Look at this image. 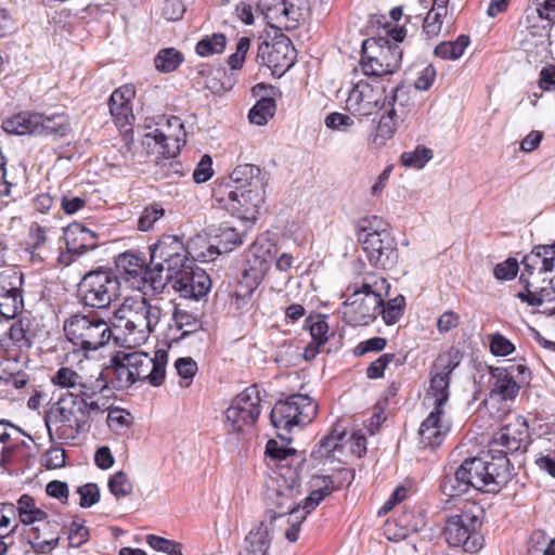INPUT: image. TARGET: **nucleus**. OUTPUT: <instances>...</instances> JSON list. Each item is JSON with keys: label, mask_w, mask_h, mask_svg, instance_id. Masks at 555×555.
I'll return each mask as SVG.
<instances>
[{"label": "nucleus", "mask_w": 555, "mask_h": 555, "mask_svg": "<svg viewBox=\"0 0 555 555\" xmlns=\"http://www.w3.org/2000/svg\"><path fill=\"white\" fill-rule=\"evenodd\" d=\"M434 157L431 149L425 145H417L412 151H405L400 156L402 166L413 169H423Z\"/></svg>", "instance_id": "42"}, {"label": "nucleus", "mask_w": 555, "mask_h": 555, "mask_svg": "<svg viewBox=\"0 0 555 555\" xmlns=\"http://www.w3.org/2000/svg\"><path fill=\"white\" fill-rule=\"evenodd\" d=\"M246 233L238 232L235 228L221 225L216 234V249L218 254L232 251L235 247L243 244Z\"/></svg>", "instance_id": "36"}, {"label": "nucleus", "mask_w": 555, "mask_h": 555, "mask_svg": "<svg viewBox=\"0 0 555 555\" xmlns=\"http://www.w3.org/2000/svg\"><path fill=\"white\" fill-rule=\"evenodd\" d=\"M490 375L493 378L490 396L498 397L502 401L514 400L519 392L520 384L516 383L503 367H490Z\"/></svg>", "instance_id": "28"}, {"label": "nucleus", "mask_w": 555, "mask_h": 555, "mask_svg": "<svg viewBox=\"0 0 555 555\" xmlns=\"http://www.w3.org/2000/svg\"><path fill=\"white\" fill-rule=\"evenodd\" d=\"M64 240L66 250L59 256V262L63 266H69L98 246V234L79 222H73L64 229Z\"/></svg>", "instance_id": "17"}, {"label": "nucleus", "mask_w": 555, "mask_h": 555, "mask_svg": "<svg viewBox=\"0 0 555 555\" xmlns=\"http://www.w3.org/2000/svg\"><path fill=\"white\" fill-rule=\"evenodd\" d=\"M107 487L116 499L128 496L133 491V483L124 470L116 472L112 475L108 479Z\"/></svg>", "instance_id": "51"}, {"label": "nucleus", "mask_w": 555, "mask_h": 555, "mask_svg": "<svg viewBox=\"0 0 555 555\" xmlns=\"http://www.w3.org/2000/svg\"><path fill=\"white\" fill-rule=\"evenodd\" d=\"M506 374L509 375L516 383L521 386H528L532 379V373L530 369L524 363L512 362L509 365L504 367Z\"/></svg>", "instance_id": "63"}, {"label": "nucleus", "mask_w": 555, "mask_h": 555, "mask_svg": "<svg viewBox=\"0 0 555 555\" xmlns=\"http://www.w3.org/2000/svg\"><path fill=\"white\" fill-rule=\"evenodd\" d=\"M82 376L70 367L62 366L52 376L51 382L61 388H79Z\"/></svg>", "instance_id": "53"}, {"label": "nucleus", "mask_w": 555, "mask_h": 555, "mask_svg": "<svg viewBox=\"0 0 555 555\" xmlns=\"http://www.w3.org/2000/svg\"><path fill=\"white\" fill-rule=\"evenodd\" d=\"M109 387L105 373L101 370L95 377H82L77 393L86 397L87 399H94L101 396H106L105 392L109 391Z\"/></svg>", "instance_id": "37"}, {"label": "nucleus", "mask_w": 555, "mask_h": 555, "mask_svg": "<svg viewBox=\"0 0 555 555\" xmlns=\"http://www.w3.org/2000/svg\"><path fill=\"white\" fill-rule=\"evenodd\" d=\"M120 282L113 270L88 272L78 284L77 294L85 306L104 309L119 296Z\"/></svg>", "instance_id": "11"}, {"label": "nucleus", "mask_w": 555, "mask_h": 555, "mask_svg": "<svg viewBox=\"0 0 555 555\" xmlns=\"http://www.w3.org/2000/svg\"><path fill=\"white\" fill-rule=\"evenodd\" d=\"M24 274L14 268L0 272V317L13 320L24 307Z\"/></svg>", "instance_id": "15"}, {"label": "nucleus", "mask_w": 555, "mask_h": 555, "mask_svg": "<svg viewBox=\"0 0 555 555\" xmlns=\"http://www.w3.org/2000/svg\"><path fill=\"white\" fill-rule=\"evenodd\" d=\"M165 215V209L163 206L158 203H152L149 206H146L139 220H138V228L141 231H149L153 229L156 221H158L160 218H163Z\"/></svg>", "instance_id": "55"}, {"label": "nucleus", "mask_w": 555, "mask_h": 555, "mask_svg": "<svg viewBox=\"0 0 555 555\" xmlns=\"http://www.w3.org/2000/svg\"><path fill=\"white\" fill-rule=\"evenodd\" d=\"M108 107L115 124L119 128L130 126L133 120L132 104H131V91L126 89L115 90L108 100Z\"/></svg>", "instance_id": "25"}, {"label": "nucleus", "mask_w": 555, "mask_h": 555, "mask_svg": "<svg viewBox=\"0 0 555 555\" xmlns=\"http://www.w3.org/2000/svg\"><path fill=\"white\" fill-rule=\"evenodd\" d=\"M469 43L468 36L460 35L454 41L440 42L436 46L434 54L442 60H457L464 54Z\"/></svg>", "instance_id": "39"}, {"label": "nucleus", "mask_w": 555, "mask_h": 555, "mask_svg": "<svg viewBox=\"0 0 555 555\" xmlns=\"http://www.w3.org/2000/svg\"><path fill=\"white\" fill-rule=\"evenodd\" d=\"M181 274H178L171 281L173 288L177 289L184 298L199 299L204 297L210 289L209 276L199 268L194 269V261L186 266Z\"/></svg>", "instance_id": "21"}, {"label": "nucleus", "mask_w": 555, "mask_h": 555, "mask_svg": "<svg viewBox=\"0 0 555 555\" xmlns=\"http://www.w3.org/2000/svg\"><path fill=\"white\" fill-rule=\"evenodd\" d=\"M272 245L264 240H256L245 253L241 278L233 292L237 308L247 305L273 262Z\"/></svg>", "instance_id": "7"}, {"label": "nucleus", "mask_w": 555, "mask_h": 555, "mask_svg": "<svg viewBox=\"0 0 555 555\" xmlns=\"http://www.w3.org/2000/svg\"><path fill=\"white\" fill-rule=\"evenodd\" d=\"M389 289L390 285L385 278L366 273L360 287H356L352 294H358L359 297L376 296L377 299H383L389 295Z\"/></svg>", "instance_id": "33"}, {"label": "nucleus", "mask_w": 555, "mask_h": 555, "mask_svg": "<svg viewBox=\"0 0 555 555\" xmlns=\"http://www.w3.org/2000/svg\"><path fill=\"white\" fill-rule=\"evenodd\" d=\"M384 86L359 80L350 89L346 99V109L352 115L371 116L383 102Z\"/></svg>", "instance_id": "18"}, {"label": "nucleus", "mask_w": 555, "mask_h": 555, "mask_svg": "<svg viewBox=\"0 0 555 555\" xmlns=\"http://www.w3.org/2000/svg\"><path fill=\"white\" fill-rule=\"evenodd\" d=\"M37 117L39 118L35 128V135L64 138L70 130L69 119L63 113L51 115L37 113Z\"/></svg>", "instance_id": "27"}, {"label": "nucleus", "mask_w": 555, "mask_h": 555, "mask_svg": "<svg viewBox=\"0 0 555 555\" xmlns=\"http://www.w3.org/2000/svg\"><path fill=\"white\" fill-rule=\"evenodd\" d=\"M30 322L28 319H18L12 323L9 330V337L21 350L30 349L33 340L29 335Z\"/></svg>", "instance_id": "47"}, {"label": "nucleus", "mask_w": 555, "mask_h": 555, "mask_svg": "<svg viewBox=\"0 0 555 555\" xmlns=\"http://www.w3.org/2000/svg\"><path fill=\"white\" fill-rule=\"evenodd\" d=\"M304 327L309 331L312 340L318 341V344L325 345L328 340V324L326 321V315H309L305 320Z\"/></svg>", "instance_id": "50"}, {"label": "nucleus", "mask_w": 555, "mask_h": 555, "mask_svg": "<svg viewBox=\"0 0 555 555\" xmlns=\"http://www.w3.org/2000/svg\"><path fill=\"white\" fill-rule=\"evenodd\" d=\"M463 354L459 349L451 348L443 354H439L431 369L451 377L452 372L461 364Z\"/></svg>", "instance_id": "49"}, {"label": "nucleus", "mask_w": 555, "mask_h": 555, "mask_svg": "<svg viewBox=\"0 0 555 555\" xmlns=\"http://www.w3.org/2000/svg\"><path fill=\"white\" fill-rule=\"evenodd\" d=\"M79 494V506L82 508H89L100 501L101 492L100 488L94 482H88L77 488Z\"/></svg>", "instance_id": "58"}, {"label": "nucleus", "mask_w": 555, "mask_h": 555, "mask_svg": "<svg viewBox=\"0 0 555 555\" xmlns=\"http://www.w3.org/2000/svg\"><path fill=\"white\" fill-rule=\"evenodd\" d=\"M450 380L451 377L431 369L427 396L434 399V408L443 410L450 398Z\"/></svg>", "instance_id": "32"}, {"label": "nucleus", "mask_w": 555, "mask_h": 555, "mask_svg": "<svg viewBox=\"0 0 555 555\" xmlns=\"http://www.w3.org/2000/svg\"><path fill=\"white\" fill-rule=\"evenodd\" d=\"M260 393L256 385L245 388L231 402L225 410V422L232 431L241 433L245 426H253L258 420L260 409Z\"/></svg>", "instance_id": "13"}, {"label": "nucleus", "mask_w": 555, "mask_h": 555, "mask_svg": "<svg viewBox=\"0 0 555 555\" xmlns=\"http://www.w3.org/2000/svg\"><path fill=\"white\" fill-rule=\"evenodd\" d=\"M291 493L292 489H287L286 492H282L280 490L275 491L276 500L273 502L274 506H271L270 508V524L276 519L286 517L287 527H291L292 512L296 508V504L289 496Z\"/></svg>", "instance_id": "38"}, {"label": "nucleus", "mask_w": 555, "mask_h": 555, "mask_svg": "<svg viewBox=\"0 0 555 555\" xmlns=\"http://www.w3.org/2000/svg\"><path fill=\"white\" fill-rule=\"evenodd\" d=\"M357 235L372 266L389 269L397 263V242L390 232L389 223L383 218L371 216L360 219Z\"/></svg>", "instance_id": "4"}, {"label": "nucleus", "mask_w": 555, "mask_h": 555, "mask_svg": "<svg viewBox=\"0 0 555 555\" xmlns=\"http://www.w3.org/2000/svg\"><path fill=\"white\" fill-rule=\"evenodd\" d=\"M444 410L434 408L422 422L418 435L425 447H439L450 431V425L442 421Z\"/></svg>", "instance_id": "23"}, {"label": "nucleus", "mask_w": 555, "mask_h": 555, "mask_svg": "<svg viewBox=\"0 0 555 555\" xmlns=\"http://www.w3.org/2000/svg\"><path fill=\"white\" fill-rule=\"evenodd\" d=\"M191 261L188 249L178 236L163 235L150 246V263L152 275L155 276L151 281L153 288L163 293L166 285L181 274Z\"/></svg>", "instance_id": "5"}, {"label": "nucleus", "mask_w": 555, "mask_h": 555, "mask_svg": "<svg viewBox=\"0 0 555 555\" xmlns=\"http://www.w3.org/2000/svg\"><path fill=\"white\" fill-rule=\"evenodd\" d=\"M63 328L68 341L85 352L100 349L113 336L108 323L95 312L72 314L64 321Z\"/></svg>", "instance_id": "9"}, {"label": "nucleus", "mask_w": 555, "mask_h": 555, "mask_svg": "<svg viewBox=\"0 0 555 555\" xmlns=\"http://www.w3.org/2000/svg\"><path fill=\"white\" fill-rule=\"evenodd\" d=\"M269 175L254 164L236 166L228 181L212 190L221 208L241 219H256L266 198Z\"/></svg>", "instance_id": "2"}, {"label": "nucleus", "mask_w": 555, "mask_h": 555, "mask_svg": "<svg viewBox=\"0 0 555 555\" xmlns=\"http://www.w3.org/2000/svg\"><path fill=\"white\" fill-rule=\"evenodd\" d=\"M483 509L469 506L446 519L443 535L451 547H461L468 553H477L482 548L483 537L480 532Z\"/></svg>", "instance_id": "8"}, {"label": "nucleus", "mask_w": 555, "mask_h": 555, "mask_svg": "<svg viewBox=\"0 0 555 555\" xmlns=\"http://www.w3.org/2000/svg\"><path fill=\"white\" fill-rule=\"evenodd\" d=\"M107 411V425L109 426L111 429L119 431L121 429L129 427V412L120 408H112L111 405Z\"/></svg>", "instance_id": "60"}, {"label": "nucleus", "mask_w": 555, "mask_h": 555, "mask_svg": "<svg viewBox=\"0 0 555 555\" xmlns=\"http://www.w3.org/2000/svg\"><path fill=\"white\" fill-rule=\"evenodd\" d=\"M317 412L318 404L311 397L294 393L274 404L270 421L274 428L289 433L294 426H305L311 423Z\"/></svg>", "instance_id": "12"}, {"label": "nucleus", "mask_w": 555, "mask_h": 555, "mask_svg": "<svg viewBox=\"0 0 555 555\" xmlns=\"http://www.w3.org/2000/svg\"><path fill=\"white\" fill-rule=\"evenodd\" d=\"M402 50L388 37H370L361 46L360 67L367 77L391 75L401 66Z\"/></svg>", "instance_id": "10"}, {"label": "nucleus", "mask_w": 555, "mask_h": 555, "mask_svg": "<svg viewBox=\"0 0 555 555\" xmlns=\"http://www.w3.org/2000/svg\"><path fill=\"white\" fill-rule=\"evenodd\" d=\"M295 60L296 50L291 39L283 34L275 36L271 57L268 60V67L272 69V73L282 76L295 64Z\"/></svg>", "instance_id": "24"}, {"label": "nucleus", "mask_w": 555, "mask_h": 555, "mask_svg": "<svg viewBox=\"0 0 555 555\" xmlns=\"http://www.w3.org/2000/svg\"><path fill=\"white\" fill-rule=\"evenodd\" d=\"M173 321L177 327L182 331L180 338H185L202 328V321L198 314L184 309L175 308Z\"/></svg>", "instance_id": "44"}, {"label": "nucleus", "mask_w": 555, "mask_h": 555, "mask_svg": "<svg viewBox=\"0 0 555 555\" xmlns=\"http://www.w3.org/2000/svg\"><path fill=\"white\" fill-rule=\"evenodd\" d=\"M276 111V102L273 95H262L249 109L248 119L257 126H264Z\"/></svg>", "instance_id": "35"}, {"label": "nucleus", "mask_w": 555, "mask_h": 555, "mask_svg": "<svg viewBox=\"0 0 555 555\" xmlns=\"http://www.w3.org/2000/svg\"><path fill=\"white\" fill-rule=\"evenodd\" d=\"M205 87L214 94H221L231 89V80L223 68L209 69L205 80Z\"/></svg>", "instance_id": "52"}, {"label": "nucleus", "mask_w": 555, "mask_h": 555, "mask_svg": "<svg viewBox=\"0 0 555 555\" xmlns=\"http://www.w3.org/2000/svg\"><path fill=\"white\" fill-rule=\"evenodd\" d=\"M115 266L119 274L133 289L141 292L144 296L160 294L153 288L151 283L152 275L151 263L146 264L145 259L132 251H125L115 258Z\"/></svg>", "instance_id": "14"}, {"label": "nucleus", "mask_w": 555, "mask_h": 555, "mask_svg": "<svg viewBox=\"0 0 555 555\" xmlns=\"http://www.w3.org/2000/svg\"><path fill=\"white\" fill-rule=\"evenodd\" d=\"M168 129L172 127L179 131V133L169 132L166 133L163 129L156 128L153 131L145 134L144 143L151 146L152 141L155 146H158V153L164 155V158L177 157L180 153L181 145L185 143L184 140V126L178 117H171L167 120Z\"/></svg>", "instance_id": "20"}, {"label": "nucleus", "mask_w": 555, "mask_h": 555, "mask_svg": "<svg viewBox=\"0 0 555 555\" xmlns=\"http://www.w3.org/2000/svg\"><path fill=\"white\" fill-rule=\"evenodd\" d=\"M345 436L346 431H337L334 429L328 435L324 436L319 441V443L314 446L311 455L317 460H321L331 455L341 447L340 441L345 438Z\"/></svg>", "instance_id": "43"}, {"label": "nucleus", "mask_w": 555, "mask_h": 555, "mask_svg": "<svg viewBox=\"0 0 555 555\" xmlns=\"http://www.w3.org/2000/svg\"><path fill=\"white\" fill-rule=\"evenodd\" d=\"M15 509L17 511L20 521L26 526L37 521H43L48 518V514L37 507L35 499L27 493L18 498Z\"/></svg>", "instance_id": "34"}, {"label": "nucleus", "mask_w": 555, "mask_h": 555, "mask_svg": "<svg viewBox=\"0 0 555 555\" xmlns=\"http://www.w3.org/2000/svg\"><path fill=\"white\" fill-rule=\"evenodd\" d=\"M89 539V529L83 522L74 519L70 524L68 541L73 547H79Z\"/></svg>", "instance_id": "64"}, {"label": "nucleus", "mask_w": 555, "mask_h": 555, "mask_svg": "<svg viewBox=\"0 0 555 555\" xmlns=\"http://www.w3.org/2000/svg\"><path fill=\"white\" fill-rule=\"evenodd\" d=\"M518 270V261L509 257L494 267L493 275L499 281H511L517 276Z\"/></svg>", "instance_id": "59"}, {"label": "nucleus", "mask_w": 555, "mask_h": 555, "mask_svg": "<svg viewBox=\"0 0 555 555\" xmlns=\"http://www.w3.org/2000/svg\"><path fill=\"white\" fill-rule=\"evenodd\" d=\"M178 375L181 377L182 387L190 386L197 372V363L192 358H178L175 362Z\"/></svg>", "instance_id": "56"}, {"label": "nucleus", "mask_w": 555, "mask_h": 555, "mask_svg": "<svg viewBox=\"0 0 555 555\" xmlns=\"http://www.w3.org/2000/svg\"><path fill=\"white\" fill-rule=\"evenodd\" d=\"M516 297L528 306L540 307L546 301L551 302L555 300V288L540 287L534 289L533 295H529L528 293H517Z\"/></svg>", "instance_id": "54"}, {"label": "nucleus", "mask_w": 555, "mask_h": 555, "mask_svg": "<svg viewBox=\"0 0 555 555\" xmlns=\"http://www.w3.org/2000/svg\"><path fill=\"white\" fill-rule=\"evenodd\" d=\"M25 251L29 254L33 262H43L48 258L49 247L47 245L46 229L36 224L29 229L25 242Z\"/></svg>", "instance_id": "30"}, {"label": "nucleus", "mask_w": 555, "mask_h": 555, "mask_svg": "<svg viewBox=\"0 0 555 555\" xmlns=\"http://www.w3.org/2000/svg\"><path fill=\"white\" fill-rule=\"evenodd\" d=\"M530 443L527 422L517 417L493 434L487 453L465 459L453 475L444 476L440 483L441 492L450 498L461 496L470 489L499 493L515 476L508 455L522 456Z\"/></svg>", "instance_id": "1"}, {"label": "nucleus", "mask_w": 555, "mask_h": 555, "mask_svg": "<svg viewBox=\"0 0 555 555\" xmlns=\"http://www.w3.org/2000/svg\"><path fill=\"white\" fill-rule=\"evenodd\" d=\"M183 61V54L175 48L162 49L154 57L155 68L165 74L176 70Z\"/></svg>", "instance_id": "41"}, {"label": "nucleus", "mask_w": 555, "mask_h": 555, "mask_svg": "<svg viewBox=\"0 0 555 555\" xmlns=\"http://www.w3.org/2000/svg\"><path fill=\"white\" fill-rule=\"evenodd\" d=\"M270 521H261L259 526L253 529L245 538L246 545L256 548L258 553H267L270 546Z\"/></svg>", "instance_id": "46"}, {"label": "nucleus", "mask_w": 555, "mask_h": 555, "mask_svg": "<svg viewBox=\"0 0 555 555\" xmlns=\"http://www.w3.org/2000/svg\"><path fill=\"white\" fill-rule=\"evenodd\" d=\"M129 357L128 361L132 364L135 382H147L154 387H159L164 383L168 351L157 349L153 357L142 351H134L129 352Z\"/></svg>", "instance_id": "16"}, {"label": "nucleus", "mask_w": 555, "mask_h": 555, "mask_svg": "<svg viewBox=\"0 0 555 555\" xmlns=\"http://www.w3.org/2000/svg\"><path fill=\"white\" fill-rule=\"evenodd\" d=\"M67 399H61L44 417L48 434L52 438V426L55 427V434L60 439H68L66 434L67 426L74 418V411L66 405Z\"/></svg>", "instance_id": "26"}, {"label": "nucleus", "mask_w": 555, "mask_h": 555, "mask_svg": "<svg viewBox=\"0 0 555 555\" xmlns=\"http://www.w3.org/2000/svg\"><path fill=\"white\" fill-rule=\"evenodd\" d=\"M160 309L151 305L143 296L126 298L114 314L113 325L122 330L129 344L144 341L160 319Z\"/></svg>", "instance_id": "6"}, {"label": "nucleus", "mask_w": 555, "mask_h": 555, "mask_svg": "<svg viewBox=\"0 0 555 555\" xmlns=\"http://www.w3.org/2000/svg\"><path fill=\"white\" fill-rule=\"evenodd\" d=\"M315 507L311 501H308V496L304 500L302 505H296L295 511L292 512L291 527H287L284 533L287 541L294 543L298 540L302 521Z\"/></svg>", "instance_id": "40"}, {"label": "nucleus", "mask_w": 555, "mask_h": 555, "mask_svg": "<svg viewBox=\"0 0 555 555\" xmlns=\"http://www.w3.org/2000/svg\"><path fill=\"white\" fill-rule=\"evenodd\" d=\"M383 306V299L376 296L359 297L351 294L344 302L343 314L348 324L352 326H365L376 320Z\"/></svg>", "instance_id": "19"}, {"label": "nucleus", "mask_w": 555, "mask_h": 555, "mask_svg": "<svg viewBox=\"0 0 555 555\" xmlns=\"http://www.w3.org/2000/svg\"><path fill=\"white\" fill-rule=\"evenodd\" d=\"M129 353L118 352L111 359L108 366L103 369L109 386L116 390H125L135 383Z\"/></svg>", "instance_id": "22"}, {"label": "nucleus", "mask_w": 555, "mask_h": 555, "mask_svg": "<svg viewBox=\"0 0 555 555\" xmlns=\"http://www.w3.org/2000/svg\"><path fill=\"white\" fill-rule=\"evenodd\" d=\"M413 108L411 88L403 82L398 83L383 96L378 120L367 137L369 144L375 149L385 146Z\"/></svg>", "instance_id": "3"}, {"label": "nucleus", "mask_w": 555, "mask_h": 555, "mask_svg": "<svg viewBox=\"0 0 555 555\" xmlns=\"http://www.w3.org/2000/svg\"><path fill=\"white\" fill-rule=\"evenodd\" d=\"M227 46V37L222 33H216L211 36L202 38L195 47V51L199 56L207 57L214 54H220Z\"/></svg>", "instance_id": "45"}, {"label": "nucleus", "mask_w": 555, "mask_h": 555, "mask_svg": "<svg viewBox=\"0 0 555 555\" xmlns=\"http://www.w3.org/2000/svg\"><path fill=\"white\" fill-rule=\"evenodd\" d=\"M404 308L405 298L402 295H398L395 298L388 300L386 305L383 301V306L378 311V315L382 317L386 325H393L403 315Z\"/></svg>", "instance_id": "48"}, {"label": "nucleus", "mask_w": 555, "mask_h": 555, "mask_svg": "<svg viewBox=\"0 0 555 555\" xmlns=\"http://www.w3.org/2000/svg\"><path fill=\"white\" fill-rule=\"evenodd\" d=\"M489 348L490 352L495 357H506L515 351V345L499 332L490 336Z\"/></svg>", "instance_id": "57"}, {"label": "nucleus", "mask_w": 555, "mask_h": 555, "mask_svg": "<svg viewBox=\"0 0 555 555\" xmlns=\"http://www.w3.org/2000/svg\"><path fill=\"white\" fill-rule=\"evenodd\" d=\"M157 166L156 175H160L162 178H180L184 175L183 165L176 157L164 158Z\"/></svg>", "instance_id": "61"}, {"label": "nucleus", "mask_w": 555, "mask_h": 555, "mask_svg": "<svg viewBox=\"0 0 555 555\" xmlns=\"http://www.w3.org/2000/svg\"><path fill=\"white\" fill-rule=\"evenodd\" d=\"M37 113L21 112L2 121V129L10 134H34L38 125Z\"/></svg>", "instance_id": "31"}, {"label": "nucleus", "mask_w": 555, "mask_h": 555, "mask_svg": "<svg viewBox=\"0 0 555 555\" xmlns=\"http://www.w3.org/2000/svg\"><path fill=\"white\" fill-rule=\"evenodd\" d=\"M69 399L72 405L76 406V412L80 416L90 421H92L94 416L103 414L106 410L109 409V396H101L94 399H87L79 393H70Z\"/></svg>", "instance_id": "29"}, {"label": "nucleus", "mask_w": 555, "mask_h": 555, "mask_svg": "<svg viewBox=\"0 0 555 555\" xmlns=\"http://www.w3.org/2000/svg\"><path fill=\"white\" fill-rule=\"evenodd\" d=\"M395 353H383L366 367V377L377 379L384 377V373L389 363L395 359Z\"/></svg>", "instance_id": "62"}]
</instances>
